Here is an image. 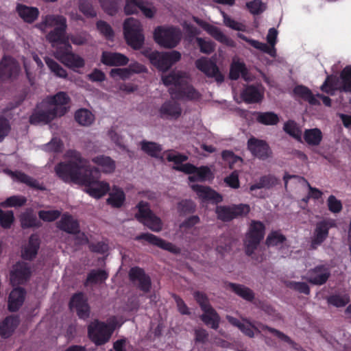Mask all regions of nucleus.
Here are the masks:
<instances>
[{
  "mask_svg": "<svg viewBox=\"0 0 351 351\" xmlns=\"http://www.w3.org/2000/svg\"><path fill=\"white\" fill-rule=\"evenodd\" d=\"M182 114L180 104L174 100H169L162 104L159 108L160 117L167 119H177Z\"/></svg>",
  "mask_w": 351,
  "mask_h": 351,
  "instance_id": "nucleus-22",
  "label": "nucleus"
},
{
  "mask_svg": "<svg viewBox=\"0 0 351 351\" xmlns=\"http://www.w3.org/2000/svg\"><path fill=\"white\" fill-rule=\"evenodd\" d=\"M180 29L173 27H158L154 32V40L164 48H173L181 40Z\"/></svg>",
  "mask_w": 351,
  "mask_h": 351,
  "instance_id": "nucleus-7",
  "label": "nucleus"
},
{
  "mask_svg": "<svg viewBox=\"0 0 351 351\" xmlns=\"http://www.w3.org/2000/svg\"><path fill=\"white\" fill-rule=\"evenodd\" d=\"M70 98L65 92H59L48 97L34 109L29 117L32 124H47L58 117L64 115L69 110Z\"/></svg>",
  "mask_w": 351,
  "mask_h": 351,
  "instance_id": "nucleus-2",
  "label": "nucleus"
},
{
  "mask_svg": "<svg viewBox=\"0 0 351 351\" xmlns=\"http://www.w3.org/2000/svg\"><path fill=\"white\" fill-rule=\"evenodd\" d=\"M194 21L210 36L220 43L233 46V41L226 36L219 28L194 17Z\"/></svg>",
  "mask_w": 351,
  "mask_h": 351,
  "instance_id": "nucleus-24",
  "label": "nucleus"
},
{
  "mask_svg": "<svg viewBox=\"0 0 351 351\" xmlns=\"http://www.w3.org/2000/svg\"><path fill=\"white\" fill-rule=\"evenodd\" d=\"M66 27H56L47 35V39L51 43L53 47L59 48V45H63L66 47L69 44V37L66 34Z\"/></svg>",
  "mask_w": 351,
  "mask_h": 351,
  "instance_id": "nucleus-26",
  "label": "nucleus"
},
{
  "mask_svg": "<svg viewBox=\"0 0 351 351\" xmlns=\"http://www.w3.org/2000/svg\"><path fill=\"white\" fill-rule=\"evenodd\" d=\"M223 19V23L226 26L238 31H245V25L231 19L224 12H221Z\"/></svg>",
  "mask_w": 351,
  "mask_h": 351,
  "instance_id": "nucleus-54",
  "label": "nucleus"
},
{
  "mask_svg": "<svg viewBox=\"0 0 351 351\" xmlns=\"http://www.w3.org/2000/svg\"><path fill=\"white\" fill-rule=\"evenodd\" d=\"M72 47L67 45L66 47H59L54 53L56 59L69 68L73 70L84 67L85 61L83 58L71 51Z\"/></svg>",
  "mask_w": 351,
  "mask_h": 351,
  "instance_id": "nucleus-11",
  "label": "nucleus"
},
{
  "mask_svg": "<svg viewBox=\"0 0 351 351\" xmlns=\"http://www.w3.org/2000/svg\"><path fill=\"white\" fill-rule=\"evenodd\" d=\"M190 186L203 201H213L215 203L222 201V197L208 186L197 184H190Z\"/></svg>",
  "mask_w": 351,
  "mask_h": 351,
  "instance_id": "nucleus-25",
  "label": "nucleus"
},
{
  "mask_svg": "<svg viewBox=\"0 0 351 351\" xmlns=\"http://www.w3.org/2000/svg\"><path fill=\"white\" fill-rule=\"evenodd\" d=\"M278 183V180L275 176L271 175L265 176L261 177L257 183L251 185L250 189L252 191L262 188L269 189L276 185Z\"/></svg>",
  "mask_w": 351,
  "mask_h": 351,
  "instance_id": "nucleus-46",
  "label": "nucleus"
},
{
  "mask_svg": "<svg viewBox=\"0 0 351 351\" xmlns=\"http://www.w3.org/2000/svg\"><path fill=\"white\" fill-rule=\"evenodd\" d=\"M60 215V212L57 210H40L38 212L39 217L45 221H53Z\"/></svg>",
  "mask_w": 351,
  "mask_h": 351,
  "instance_id": "nucleus-61",
  "label": "nucleus"
},
{
  "mask_svg": "<svg viewBox=\"0 0 351 351\" xmlns=\"http://www.w3.org/2000/svg\"><path fill=\"white\" fill-rule=\"evenodd\" d=\"M20 71L16 60L10 57H4L0 62V81L15 78Z\"/></svg>",
  "mask_w": 351,
  "mask_h": 351,
  "instance_id": "nucleus-16",
  "label": "nucleus"
},
{
  "mask_svg": "<svg viewBox=\"0 0 351 351\" xmlns=\"http://www.w3.org/2000/svg\"><path fill=\"white\" fill-rule=\"evenodd\" d=\"M196 67L208 77H214L217 82H222L223 77L219 72L217 65L206 58H201L195 62Z\"/></svg>",
  "mask_w": 351,
  "mask_h": 351,
  "instance_id": "nucleus-20",
  "label": "nucleus"
},
{
  "mask_svg": "<svg viewBox=\"0 0 351 351\" xmlns=\"http://www.w3.org/2000/svg\"><path fill=\"white\" fill-rule=\"evenodd\" d=\"M328 209L334 213H339L342 209V204L340 200L337 199L334 195H330L328 198Z\"/></svg>",
  "mask_w": 351,
  "mask_h": 351,
  "instance_id": "nucleus-63",
  "label": "nucleus"
},
{
  "mask_svg": "<svg viewBox=\"0 0 351 351\" xmlns=\"http://www.w3.org/2000/svg\"><path fill=\"white\" fill-rule=\"evenodd\" d=\"M189 75L180 71H173L169 75L162 77L165 86H173L169 88V93L172 97L189 100L199 99L201 94L189 84Z\"/></svg>",
  "mask_w": 351,
  "mask_h": 351,
  "instance_id": "nucleus-3",
  "label": "nucleus"
},
{
  "mask_svg": "<svg viewBox=\"0 0 351 351\" xmlns=\"http://www.w3.org/2000/svg\"><path fill=\"white\" fill-rule=\"evenodd\" d=\"M247 7L251 13L258 14L265 10V5L259 0H254L247 3Z\"/></svg>",
  "mask_w": 351,
  "mask_h": 351,
  "instance_id": "nucleus-64",
  "label": "nucleus"
},
{
  "mask_svg": "<svg viewBox=\"0 0 351 351\" xmlns=\"http://www.w3.org/2000/svg\"><path fill=\"white\" fill-rule=\"evenodd\" d=\"M265 235V226L258 221H252L244 240L245 252L252 255Z\"/></svg>",
  "mask_w": 351,
  "mask_h": 351,
  "instance_id": "nucleus-8",
  "label": "nucleus"
},
{
  "mask_svg": "<svg viewBox=\"0 0 351 351\" xmlns=\"http://www.w3.org/2000/svg\"><path fill=\"white\" fill-rule=\"evenodd\" d=\"M228 287L236 294H237L239 296L241 297L245 300L252 301L254 298L253 291L244 285L230 283L228 285Z\"/></svg>",
  "mask_w": 351,
  "mask_h": 351,
  "instance_id": "nucleus-44",
  "label": "nucleus"
},
{
  "mask_svg": "<svg viewBox=\"0 0 351 351\" xmlns=\"http://www.w3.org/2000/svg\"><path fill=\"white\" fill-rule=\"evenodd\" d=\"M113 330L112 326L95 321L88 326V336L96 345L99 346L109 341Z\"/></svg>",
  "mask_w": 351,
  "mask_h": 351,
  "instance_id": "nucleus-10",
  "label": "nucleus"
},
{
  "mask_svg": "<svg viewBox=\"0 0 351 351\" xmlns=\"http://www.w3.org/2000/svg\"><path fill=\"white\" fill-rule=\"evenodd\" d=\"M164 156L169 162H174L176 166L173 168L175 169L188 174H193L189 177L190 182L204 181L211 177V171L208 167L203 166L197 168L190 163L182 164L188 159V157L185 155L180 154L175 151H168L164 153Z\"/></svg>",
  "mask_w": 351,
  "mask_h": 351,
  "instance_id": "nucleus-4",
  "label": "nucleus"
},
{
  "mask_svg": "<svg viewBox=\"0 0 351 351\" xmlns=\"http://www.w3.org/2000/svg\"><path fill=\"white\" fill-rule=\"evenodd\" d=\"M40 243L36 235H32L28 243L25 244L21 251L23 258L32 260L36 256L39 248Z\"/></svg>",
  "mask_w": 351,
  "mask_h": 351,
  "instance_id": "nucleus-32",
  "label": "nucleus"
},
{
  "mask_svg": "<svg viewBox=\"0 0 351 351\" xmlns=\"http://www.w3.org/2000/svg\"><path fill=\"white\" fill-rule=\"evenodd\" d=\"M75 119L80 125L88 126L93 123L95 117L90 110L82 108L75 112Z\"/></svg>",
  "mask_w": 351,
  "mask_h": 351,
  "instance_id": "nucleus-42",
  "label": "nucleus"
},
{
  "mask_svg": "<svg viewBox=\"0 0 351 351\" xmlns=\"http://www.w3.org/2000/svg\"><path fill=\"white\" fill-rule=\"evenodd\" d=\"M138 210L136 214L137 219L154 232H158L162 229L161 219L154 214L147 203L141 202L137 205Z\"/></svg>",
  "mask_w": 351,
  "mask_h": 351,
  "instance_id": "nucleus-9",
  "label": "nucleus"
},
{
  "mask_svg": "<svg viewBox=\"0 0 351 351\" xmlns=\"http://www.w3.org/2000/svg\"><path fill=\"white\" fill-rule=\"evenodd\" d=\"M329 276L330 271L328 268L322 265L310 270L306 278L313 285H320L324 284Z\"/></svg>",
  "mask_w": 351,
  "mask_h": 351,
  "instance_id": "nucleus-27",
  "label": "nucleus"
},
{
  "mask_svg": "<svg viewBox=\"0 0 351 351\" xmlns=\"http://www.w3.org/2000/svg\"><path fill=\"white\" fill-rule=\"evenodd\" d=\"M336 221L332 219H324L316 224L311 241V247L316 249L328 237V230L331 228L336 227Z\"/></svg>",
  "mask_w": 351,
  "mask_h": 351,
  "instance_id": "nucleus-14",
  "label": "nucleus"
},
{
  "mask_svg": "<svg viewBox=\"0 0 351 351\" xmlns=\"http://www.w3.org/2000/svg\"><path fill=\"white\" fill-rule=\"evenodd\" d=\"M196 40L201 52L209 54L214 51L215 45L212 41L202 38H197Z\"/></svg>",
  "mask_w": 351,
  "mask_h": 351,
  "instance_id": "nucleus-58",
  "label": "nucleus"
},
{
  "mask_svg": "<svg viewBox=\"0 0 351 351\" xmlns=\"http://www.w3.org/2000/svg\"><path fill=\"white\" fill-rule=\"evenodd\" d=\"M92 161L104 173L110 174L114 171L116 162L110 156L99 155L92 158Z\"/></svg>",
  "mask_w": 351,
  "mask_h": 351,
  "instance_id": "nucleus-29",
  "label": "nucleus"
},
{
  "mask_svg": "<svg viewBox=\"0 0 351 351\" xmlns=\"http://www.w3.org/2000/svg\"><path fill=\"white\" fill-rule=\"evenodd\" d=\"M32 274L29 264L19 262L13 266L10 272V282L12 285H18L27 282Z\"/></svg>",
  "mask_w": 351,
  "mask_h": 351,
  "instance_id": "nucleus-15",
  "label": "nucleus"
},
{
  "mask_svg": "<svg viewBox=\"0 0 351 351\" xmlns=\"http://www.w3.org/2000/svg\"><path fill=\"white\" fill-rule=\"evenodd\" d=\"M135 239L137 241L144 239L148 243L154 245H156L161 249L169 251L173 254H179L180 252V248L176 247L174 244L166 241L158 237L157 236L150 233H143L140 235L136 236Z\"/></svg>",
  "mask_w": 351,
  "mask_h": 351,
  "instance_id": "nucleus-18",
  "label": "nucleus"
},
{
  "mask_svg": "<svg viewBox=\"0 0 351 351\" xmlns=\"http://www.w3.org/2000/svg\"><path fill=\"white\" fill-rule=\"evenodd\" d=\"M194 21L210 36L220 43L233 46V41L226 36L219 28L194 17Z\"/></svg>",
  "mask_w": 351,
  "mask_h": 351,
  "instance_id": "nucleus-23",
  "label": "nucleus"
},
{
  "mask_svg": "<svg viewBox=\"0 0 351 351\" xmlns=\"http://www.w3.org/2000/svg\"><path fill=\"white\" fill-rule=\"evenodd\" d=\"M57 227L69 234H74L78 232L79 223L71 215L64 213L57 222Z\"/></svg>",
  "mask_w": 351,
  "mask_h": 351,
  "instance_id": "nucleus-30",
  "label": "nucleus"
},
{
  "mask_svg": "<svg viewBox=\"0 0 351 351\" xmlns=\"http://www.w3.org/2000/svg\"><path fill=\"white\" fill-rule=\"evenodd\" d=\"M285 237L280 232H271L267 237L266 243L268 246H275L282 244Z\"/></svg>",
  "mask_w": 351,
  "mask_h": 351,
  "instance_id": "nucleus-55",
  "label": "nucleus"
},
{
  "mask_svg": "<svg viewBox=\"0 0 351 351\" xmlns=\"http://www.w3.org/2000/svg\"><path fill=\"white\" fill-rule=\"evenodd\" d=\"M240 76L245 81H249L251 79L245 64L234 60L230 67V77L232 80H237Z\"/></svg>",
  "mask_w": 351,
  "mask_h": 351,
  "instance_id": "nucleus-36",
  "label": "nucleus"
},
{
  "mask_svg": "<svg viewBox=\"0 0 351 351\" xmlns=\"http://www.w3.org/2000/svg\"><path fill=\"white\" fill-rule=\"evenodd\" d=\"M203 314L201 315V319L204 323L210 326L213 329H217L219 325L220 317L215 310L210 306L203 311Z\"/></svg>",
  "mask_w": 351,
  "mask_h": 351,
  "instance_id": "nucleus-37",
  "label": "nucleus"
},
{
  "mask_svg": "<svg viewBox=\"0 0 351 351\" xmlns=\"http://www.w3.org/2000/svg\"><path fill=\"white\" fill-rule=\"evenodd\" d=\"M250 210L249 205L241 204L229 206H217L215 212L219 219L223 221H228L234 218L246 215Z\"/></svg>",
  "mask_w": 351,
  "mask_h": 351,
  "instance_id": "nucleus-12",
  "label": "nucleus"
},
{
  "mask_svg": "<svg viewBox=\"0 0 351 351\" xmlns=\"http://www.w3.org/2000/svg\"><path fill=\"white\" fill-rule=\"evenodd\" d=\"M241 97L247 103H256L261 100L263 95L258 88L249 86L243 90Z\"/></svg>",
  "mask_w": 351,
  "mask_h": 351,
  "instance_id": "nucleus-39",
  "label": "nucleus"
},
{
  "mask_svg": "<svg viewBox=\"0 0 351 351\" xmlns=\"http://www.w3.org/2000/svg\"><path fill=\"white\" fill-rule=\"evenodd\" d=\"M70 308L75 309L80 318H88L90 313V308L87 300L83 293L75 294L70 302Z\"/></svg>",
  "mask_w": 351,
  "mask_h": 351,
  "instance_id": "nucleus-21",
  "label": "nucleus"
},
{
  "mask_svg": "<svg viewBox=\"0 0 351 351\" xmlns=\"http://www.w3.org/2000/svg\"><path fill=\"white\" fill-rule=\"evenodd\" d=\"M244 323H242L239 329L247 336L249 337H253L255 335V332H260L261 330H267L270 332L273 333L274 335L278 337L280 339L283 341L287 342L288 343L292 344L293 341L291 339L284 333L280 331L269 328L267 326L263 324H258V326L252 325V323L248 322L247 319H243Z\"/></svg>",
  "mask_w": 351,
  "mask_h": 351,
  "instance_id": "nucleus-13",
  "label": "nucleus"
},
{
  "mask_svg": "<svg viewBox=\"0 0 351 351\" xmlns=\"http://www.w3.org/2000/svg\"><path fill=\"white\" fill-rule=\"evenodd\" d=\"M101 61L108 66H123L129 62V58L120 53L104 51Z\"/></svg>",
  "mask_w": 351,
  "mask_h": 351,
  "instance_id": "nucleus-28",
  "label": "nucleus"
},
{
  "mask_svg": "<svg viewBox=\"0 0 351 351\" xmlns=\"http://www.w3.org/2000/svg\"><path fill=\"white\" fill-rule=\"evenodd\" d=\"M305 141L310 145H318L322 139V133L319 129L306 130L304 134Z\"/></svg>",
  "mask_w": 351,
  "mask_h": 351,
  "instance_id": "nucleus-43",
  "label": "nucleus"
},
{
  "mask_svg": "<svg viewBox=\"0 0 351 351\" xmlns=\"http://www.w3.org/2000/svg\"><path fill=\"white\" fill-rule=\"evenodd\" d=\"M294 93L308 101L311 105H319L320 103L311 90L303 86H298L294 88Z\"/></svg>",
  "mask_w": 351,
  "mask_h": 351,
  "instance_id": "nucleus-48",
  "label": "nucleus"
},
{
  "mask_svg": "<svg viewBox=\"0 0 351 351\" xmlns=\"http://www.w3.org/2000/svg\"><path fill=\"white\" fill-rule=\"evenodd\" d=\"M341 89L351 93V66H346L341 73Z\"/></svg>",
  "mask_w": 351,
  "mask_h": 351,
  "instance_id": "nucleus-52",
  "label": "nucleus"
},
{
  "mask_svg": "<svg viewBox=\"0 0 351 351\" xmlns=\"http://www.w3.org/2000/svg\"><path fill=\"white\" fill-rule=\"evenodd\" d=\"M21 223L23 228H32L40 226V222L31 210H26L20 217Z\"/></svg>",
  "mask_w": 351,
  "mask_h": 351,
  "instance_id": "nucleus-47",
  "label": "nucleus"
},
{
  "mask_svg": "<svg viewBox=\"0 0 351 351\" xmlns=\"http://www.w3.org/2000/svg\"><path fill=\"white\" fill-rule=\"evenodd\" d=\"M16 12L19 16L27 23L34 22L38 16L39 11L36 8L29 7L22 4H18Z\"/></svg>",
  "mask_w": 351,
  "mask_h": 351,
  "instance_id": "nucleus-34",
  "label": "nucleus"
},
{
  "mask_svg": "<svg viewBox=\"0 0 351 351\" xmlns=\"http://www.w3.org/2000/svg\"><path fill=\"white\" fill-rule=\"evenodd\" d=\"M11 176L13 178L16 179L17 181L21 182L27 184V186L39 189V190H45V188L43 184H40L34 178L29 177V176L21 172V171H15L11 172Z\"/></svg>",
  "mask_w": 351,
  "mask_h": 351,
  "instance_id": "nucleus-40",
  "label": "nucleus"
},
{
  "mask_svg": "<svg viewBox=\"0 0 351 351\" xmlns=\"http://www.w3.org/2000/svg\"><path fill=\"white\" fill-rule=\"evenodd\" d=\"M123 33L127 44L132 49L136 50L143 47L145 36L139 21L132 17L127 19L123 23Z\"/></svg>",
  "mask_w": 351,
  "mask_h": 351,
  "instance_id": "nucleus-5",
  "label": "nucleus"
},
{
  "mask_svg": "<svg viewBox=\"0 0 351 351\" xmlns=\"http://www.w3.org/2000/svg\"><path fill=\"white\" fill-rule=\"evenodd\" d=\"M284 130L296 139H300L302 132L298 127L296 123L293 121H289L284 125Z\"/></svg>",
  "mask_w": 351,
  "mask_h": 351,
  "instance_id": "nucleus-53",
  "label": "nucleus"
},
{
  "mask_svg": "<svg viewBox=\"0 0 351 351\" xmlns=\"http://www.w3.org/2000/svg\"><path fill=\"white\" fill-rule=\"evenodd\" d=\"M26 202V198L23 196L14 195L8 197L5 202L2 203L3 206L16 207L21 206Z\"/></svg>",
  "mask_w": 351,
  "mask_h": 351,
  "instance_id": "nucleus-60",
  "label": "nucleus"
},
{
  "mask_svg": "<svg viewBox=\"0 0 351 351\" xmlns=\"http://www.w3.org/2000/svg\"><path fill=\"white\" fill-rule=\"evenodd\" d=\"M349 301V297L346 294L333 295L328 298V303L337 307L344 306Z\"/></svg>",
  "mask_w": 351,
  "mask_h": 351,
  "instance_id": "nucleus-56",
  "label": "nucleus"
},
{
  "mask_svg": "<svg viewBox=\"0 0 351 351\" xmlns=\"http://www.w3.org/2000/svg\"><path fill=\"white\" fill-rule=\"evenodd\" d=\"M130 280L144 292H148L151 288L150 278L139 267H133L130 270Z\"/></svg>",
  "mask_w": 351,
  "mask_h": 351,
  "instance_id": "nucleus-19",
  "label": "nucleus"
},
{
  "mask_svg": "<svg viewBox=\"0 0 351 351\" xmlns=\"http://www.w3.org/2000/svg\"><path fill=\"white\" fill-rule=\"evenodd\" d=\"M247 147L252 154L261 160H265L271 156V151L267 143L254 137L247 141Z\"/></svg>",
  "mask_w": 351,
  "mask_h": 351,
  "instance_id": "nucleus-17",
  "label": "nucleus"
},
{
  "mask_svg": "<svg viewBox=\"0 0 351 351\" xmlns=\"http://www.w3.org/2000/svg\"><path fill=\"white\" fill-rule=\"evenodd\" d=\"M109 197L107 199V203L114 208H120L123 206L125 200V195L123 191L116 186L108 191Z\"/></svg>",
  "mask_w": 351,
  "mask_h": 351,
  "instance_id": "nucleus-35",
  "label": "nucleus"
},
{
  "mask_svg": "<svg viewBox=\"0 0 351 351\" xmlns=\"http://www.w3.org/2000/svg\"><path fill=\"white\" fill-rule=\"evenodd\" d=\"M19 320L17 317L10 316L0 324V336L4 338L10 337L19 325Z\"/></svg>",
  "mask_w": 351,
  "mask_h": 351,
  "instance_id": "nucleus-38",
  "label": "nucleus"
},
{
  "mask_svg": "<svg viewBox=\"0 0 351 351\" xmlns=\"http://www.w3.org/2000/svg\"><path fill=\"white\" fill-rule=\"evenodd\" d=\"M141 145L142 150L152 157H158L162 151L161 146L154 142L143 141Z\"/></svg>",
  "mask_w": 351,
  "mask_h": 351,
  "instance_id": "nucleus-49",
  "label": "nucleus"
},
{
  "mask_svg": "<svg viewBox=\"0 0 351 351\" xmlns=\"http://www.w3.org/2000/svg\"><path fill=\"white\" fill-rule=\"evenodd\" d=\"M25 297V291L23 288L14 289L10 293L8 298V308L10 311H17L23 304Z\"/></svg>",
  "mask_w": 351,
  "mask_h": 351,
  "instance_id": "nucleus-31",
  "label": "nucleus"
},
{
  "mask_svg": "<svg viewBox=\"0 0 351 351\" xmlns=\"http://www.w3.org/2000/svg\"><path fill=\"white\" fill-rule=\"evenodd\" d=\"M65 158L67 163L61 162L55 168L56 174L62 180L84 185V191L95 199L102 197L110 191V184L95 176V173H98L97 169L91 168L78 152L69 150Z\"/></svg>",
  "mask_w": 351,
  "mask_h": 351,
  "instance_id": "nucleus-1",
  "label": "nucleus"
},
{
  "mask_svg": "<svg viewBox=\"0 0 351 351\" xmlns=\"http://www.w3.org/2000/svg\"><path fill=\"white\" fill-rule=\"evenodd\" d=\"M108 276V274L104 270L93 269L88 274L85 285L88 286L101 283L107 279Z\"/></svg>",
  "mask_w": 351,
  "mask_h": 351,
  "instance_id": "nucleus-45",
  "label": "nucleus"
},
{
  "mask_svg": "<svg viewBox=\"0 0 351 351\" xmlns=\"http://www.w3.org/2000/svg\"><path fill=\"white\" fill-rule=\"evenodd\" d=\"M278 32L275 28H270L269 29L268 34L267 35V40L269 45H267V47L272 48L274 49V53H267L271 57H275L276 55V51L275 49V45L276 43Z\"/></svg>",
  "mask_w": 351,
  "mask_h": 351,
  "instance_id": "nucleus-57",
  "label": "nucleus"
},
{
  "mask_svg": "<svg viewBox=\"0 0 351 351\" xmlns=\"http://www.w3.org/2000/svg\"><path fill=\"white\" fill-rule=\"evenodd\" d=\"M143 53L149 58L154 66L162 72L167 71L181 58L180 53L177 51L158 52L157 51H149L148 50H144Z\"/></svg>",
  "mask_w": 351,
  "mask_h": 351,
  "instance_id": "nucleus-6",
  "label": "nucleus"
},
{
  "mask_svg": "<svg viewBox=\"0 0 351 351\" xmlns=\"http://www.w3.org/2000/svg\"><path fill=\"white\" fill-rule=\"evenodd\" d=\"M256 119L258 123L266 125H274L279 122L278 114L273 112H256Z\"/></svg>",
  "mask_w": 351,
  "mask_h": 351,
  "instance_id": "nucleus-41",
  "label": "nucleus"
},
{
  "mask_svg": "<svg viewBox=\"0 0 351 351\" xmlns=\"http://www.w3.org/2000/svg\"><path fill=\"white\" fill-rule=\"evenodd\" d=\"M98 30L106 38L112 39L114 36V32L111 27L104 21H99L97 23Z\"/></svg>",
  "mask_w": 351,
  "mask_h": 351,
  "instance_id": "nucleus-62",
  "label": "nucleus"
},
{
  "mask_svg": "<svg viewBox=\"0 0 351 351\" xmlns=\"http://www.w3.org/2000/svg\"><path fill=\"white\" fill-rule=\"evenodd\" d=\"M45 63L51 70L52 73H54L57 77L66 78L67 76V73L65 69H64L59 64H58L53 60L49 58H45Z\"/></svg>",
  "mask_w": 351,
  "mask_h": 351,
  "instance_id": "nucleus-50",
  "label": "nucleus"
},
{
  "mask_svg": "<svg viewBox=\"0 0 351 351\" xmlns=\"http://www.w3.org/2000/svg\"><path fill=\"white\" fill-rule=\"evenodd\" d=\"M238 36L242 40L247 42L250 45H252L255 49H257L265 53H274V49L272 48L267 47V45L265 43H261L254 39L248 38L242 34H238Z\"/></svg>",
  "mask_w": 351,
  "mask_h": 351,
  "instance_id": "nucleus-51",
  "label": "nucleus"
},
{
  "mask_svg": "<svg viewBox=\"0 0 351 351\" xmlns=\"http://www.w3.org/2000/svg\"><path fill=\"white\" fill-rule=\"evenodd\" d=\"M14 221V213L11 210L3 211L0 210V223L2 227L9 228Z\"/></svg>",
  "mask_w": 351,
  "mask_h": 351,
  "instance_id": "nucleus-59",
  "label": "nucleus"
},
{
  "mask_svg": "<svg viewBox=\"0 0 351 351\" xmlns=\"http://www.w3.org/2000/svg\"><path fill=\"white\" fill-rule=\"evenodd\" d=\"M67 27L66 19L60 15H47L43 19L38 27L45 32L48 27Z\"/></svg>",
  "mask_w": 351,
  "mask_h": 351,
  "instance_id": "nucleus-33",
  "label": "nucleus"
}]
</instances>
